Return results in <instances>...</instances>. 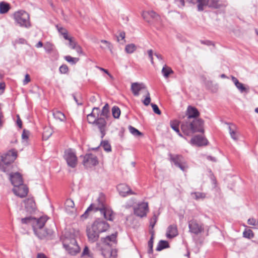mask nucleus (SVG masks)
<instances>
[{
    "label": "nucleus",
    "mask_w": 258,
    "mask_h": 258,
    "mask_svg": "<svg viewBox=\"0 0 258 258\" xmlns=\"http://www.w3.org/2000/svg\"><path fill=\"white\" fill-rule=\"evenodd\" d=\"M47 219L45 217H41L39 219L33 218L32 227L34 231H37L38 229L43 228Z\"/></svg>",
    "instance_id": "19"
},
{
    "label": "nucleus",
    "mask_w": 258,
    "mask_h": 258,
    "mask_svg": "<svg viewBox=\"0 0 258 258\" xmlns=\"http://www.w3.org/2000/svg\"><path fill=\"white\" fill-rule=\"evenodd\" d=\"M87 118L89 123L97 126L101 134V138H103L105 135L106 121L105 117L100 116L99 108L94 107L92 112L87 115Z\"/></svg>",
    "instance_id": "3"
},
{
    "label": "nucleus",
    "mask_w": 258,
    "mask_h": 258,
    "mask_svg": "<svg viewBox=\"0 0 258 258\" xmlns=\"http://www.w3.org/2000/svg\"><path fill=\"white\" fill-rule=\"evenodd\" d=\"M87 255L88 256L90 257L91 256L89 253V249L88 246H86L83 251V252L82 253V256H85Z\"/></svg>",
    "instance_id": "55"
},
{
    "label": "nucleus",
    "mask_w": 258,
    "mask_h": 258,
    "mask_svg": "<svg viewBox=\"0 0 258 258\" xmlns=\"http://www.w3.org/2000/svg\"><path fill=\"white\" fill-rule=\"evenodd\" d=\"M187 119L183 121L181 124V129L183 133L185 135L190 136L196 132L203 133L204 121L202 119H194L192 121L190 120L191 118L199 116L200 113L198 109L195 107L189 106L187 109Z\"/></svg>",
    "instance_id": "1"
},
{
    "label": "nucleus",
    "mask_w": 258,
    "mask_h": 258,
    "mask_svg": "<svg viewBox=\"0 0 258 258\" xmlns=\"http://www.w3.org/2000/svg\"><path fill=\"white\" fill-rule=\"evenodd\" d=\"M189 232L196 235L202 233L204 230L203 224H199L197 221L192 220L188 222Z\"/></svg>",
    "instance_id": "11"
},
{
    "label": "nucleus",
    "mask_w": 258,
    "mask_h": 258,
    "mask_svg": "<svg viewBox=\"0 0 258 258\" xmlns=\"http://www.w3.org/2000/svg\"><path fill=\"white\" fill-rule=\"evenodd\" d=\"M200 42L202 44H205L207 45H213L212 42L209 41V40H206V41L201 40Z\"/></svg>",
    "instance_id": "62"
},
{
    "label": "nucleus",
    "mask_w": 258,
    "mask_h": 258,
    "mask_svg": "<svg viewBox=\"0 0 258 258\" xmlns=\"http://www.w3.org/2000/svg\"><path fill=\"white\" fill-rule=\"evenodd\" d=\"M10 9V6L8 3L4 2L0 3V14H6Z\"/></svg>",
    "instance_id": "30"
},
{
    "label": "nucleus",
    "mask_w": 258,
    "mask_h": 258,
    "mask_svg": "<svg viewBox=\"0 0 258 258\" xmlns=\"http://www.w3.org/2000/svg\"><path fill=\"white\" fill-rule=\"evenodd\" d=\"M162 73L165 78H167L170 74L173 73V71L170 67L165 65L162 68Z\"/></svg>",
    "instance_id": "34"
},
{
    "label": "nucleus",
    "mask_w": 258,
    "mask_h": 258,
    "mask_svg": "<svg viewBox=\"0 0 258 258\" xmlns=\"http://www.w3.org/2000/svg\"><path fill=\"white\" fill-rule=\"evenodd\" d=\"M178 234V231L176 225H170L167 229L166 236L168 238H172Z\"/></svg>",
    "instance_id": "25"
},
{
    "label": "nucleus",
    "mask_w": 258,
    "mask_h": 258,
    "mask_svg": "<svg viewBox=\"0 0 258 258\" xmlns=\"http://www.w3.org/2000/svg\"><path fill=\"white\" fill-rule=\"evenodd\" d=\"M229 131L231 138L233 139L234 140H237L238 136L237 133L232 128V127L231 126H229Z\"/></svg>",
    "instance_id": "46"
},
{
    "label": "nucleus",
    "mask_w": 258,
    "mask_h": 258,
    "mask_svg": "<svg viewBox=\"0 0 258 258\" xmlns=\"http://www.w3.org/2000/svg\"><path fill=\"white\" fill-rule=\"evenodd\" d=\"M97 98H98V96H92L90 98V101L92 103H94L97 101Z\"/></svg>",
    "instance_id": "63"
},
{
    "label": "nucleus",
    "mask_w": 258,
    "mask_h": 258,
    "mask_svg": "<svg viewBox=\"0 0 258 258\" xmlns=\"http://www.w3.org/2000/svg\"><path fill=\"white\" fill-rule=\"evenodd\" d=\"M148 211V205L147 203H141L134 208V213L137 216L143 217L146 216Z\"/></svg>",
    "instance_id": "14"
},
{
    "label": "nucleus",
    "mask_w": 258,
    "mask_h": 258,
    "mask_svg": "<svg viewBox=\"0 0 258 258\" xmlns=\"http://www.w3.org/2000/svg\"><path fill=\"white\" fill-rule=\"evenodd\" d=\"M65 208L68 213H73L76 211L74 202L72 199H69L66 200Z\"/></svg>",
    "instance_id": "27"
},
{
    "label": "nucleus",
    "mask_w": 258,
    "mask_h": 258,
    "mask_svg": "<svg viewBox=\"0 0 258 258\" xmlns=\"http://www.w3.org/2000/svg\"><path fill=\"white\" fill-rule=\"evenodd\" d=\"M147 53H148V56L150 59V60H151V62L152 64H154V61H153V51L152 49H150V50H148L147 51Z\"/></svg>",
    "instance_id": "56"
},
{
    "label": "nucleus",
    "mask_w": 258,
    "mask_h": 258,
    "mask_svg": "<svg viewBox=\"0 0 258 258\" xmlns=\"http://www.w3.org/2000/svg\"><path fill=\"white\" fill-rule=\"evenodd\" d=\"M170 157L171 161L181 170L184 171L187 169V165L183 156L179 155H172L170 154Z\"/></svg>",
    "instance_id": "9"
},
{
    "label": "nucleus",
    "mask_w": 258,
    "mask_h": 258,
    "mask_svg": "<svg viewBox=\"0 0 258 258\" xmlns=\"http://www.w3.org/2000/svg\"><path fill=\"white\" fill-rule=\"evenodd\" d=\"M207 140L202 136L198 135L191 138L190 143L194 146H202L207 144Z\"/></svg>",
    "instance_id": "21"
},
{
    "label": "nucleus",
    "mask_w": 258,
    "mask_h": 258,
    "mask_svg": "<svg viewBox=\"0 0 258 258\" xmlns=\"http://www.w3.org/2000/svg\"><path fill=\"white\" fill-rule=\"evenodd\" d=\"M247 223L249 225L258 226V220L254 218H250L248 220Z\"/></svg>",
    "instance_id": "50"
},
{
    "label": "nucleus",
    "mask_w": 258,
    "mask_h": 258,
    "mask_svg": "<svg viewBox=\"0 0 258 258\" xmlns=\"http://www.w3.org/2000/svg\"><path fill=\"white\" fill-rule=\"evenodd\" d=\"M145 93L146 95V97L145 99L143 101V102L145 105L148 106V105H149L151 102L150 95L148 90H146V92Z\"/></svg>",
    "instance_id": "43"
},
{
    "label": "nucleus",
    "mask_w": 258,
    "mask_h": 258,
    "mask_svg": "<svg viewBox=\"0 0 258 258\" xmlns=\"http://www.w3.org/2000/svg\"><path fill=\"white\" fill-rule=\"evenodd\" d=\"M37 231H34L36 235L40 239H42L49 234H51L52 231L51 230H45L43 228L38 229Z\"/></svg>",
    "instance_id": "26"
},
{
    "label": "nucleus",
    "mask_w": 258,
    "mask_h": 258,
    "mask_svg": "<svg viewBox=\"0 0 258 258\" xmlns=\"http://www.w3.org/2000/svg\"><path fill=\"white\" fill-rule=\"evenodd\" d=\"M117 190L119 194L123 197L128 195H133L134 193L132 191L130 187L124 183H121L117 186Z\"/></svg>",
    "instance_id": "16"
},
{
    "label": "nucleus",
    "mask_w": 258,
    "mask_h": 258,
    "mask_svg": "<svg viewBox=\"0 0 258 258\" xmlns=\"http://www.w3.org/2000/svg\"><path fill=\"white\" fill-rule=\"evenodd\" d=\"M97 158L92 154H86L84 157L83 161V165L87 168L91 167L98 164Z\"/></svg>",
    "instance_id": "13"
},
{
    "label": "nucleus",
    "mask_w": 258,
    "mask_h": 258,
    "mask_svg": "<svg viewBox=\"0 0 258 258\" xmlns=\"http://www.w3.org/2000/svg\"><path fill=\"white\" fill-rule=\"evenodd\" d=\"M243 237H244L245 238H249V239H250L254 236V234H253L252 230H251L250 229L245 230L243 232Z\"/></svg>",
    "instance_id": "45"
},
{
    "label": "nucleus",
    "mask_w": 258,
    "mask_h": 258,
    "mask_svg": "<svg viewBox=\"0 0 258 258\" xmlns=\"http://www.w3.org/2000/svg\"><path fill=\"white\" fill-rule=\"evenodd\" d=\"M31 81L30 76L28 74H26L25 76V79L23 81V85H25L29 83Z\"/></svg>",
    "instance_id": "57"
},
{
    "label": "nucleus",
    "mask_w": 258,
    "mask_h": 258,
    "mask_svg": "<svg viewBox=\"0 0 258 258\" xmlns=\"http://www.w3.org/2000/svg\"><path fill=\"white\" fill-rule=\"evenodd\" d=\"M100 233L106 231L109 228V225L106 221L98 219L92 224Z\"/></svg>",
    "instance_id": "12"
},
{
    "label": "nucleus",
    "mask_w": 258,
    "mask_h": 258,
    "mask_svg": "<svg viewBox=\"0 0 258 258\" xmlns=\"http://www.w3.org/2000/svg\"><path fill=\"white\" fill-rule=\"evenodd\" d=\"M143 19L148 22H150L149 17L155 20L158 21L160 20L159 16L154 11H144L142 14Z\"/></svg>",
    "instance_id": "23"
},
{
    "label": "nucleus",
    "mask_w": 258,
    "mask_h": 258,
    "mask_svg": "<svg viewBox=\"0 0 258 258\" xmlns=\"http://www.w3.org/2000/svg\"><path fill=\"white\" fill-rule=\"evenodd\" d=\"M45 49L46 52H50L52 50V46L51 44L48 43L45 46Z\"/></svg>",
    "instance_id": "59"
},
{
    "label": "nucleus",
    "mask_w": 258,
    "mask_h": 258,
    "mask_svg": "<svg viewBox=\"0 0 258 258\" xmlns=\"http://www.w3.org/2000/svg\"><path fill=\"white\" fill-rule=\"evenodd\" d=\"M112 115L115 118H119L120 114V110L119 107L117 106H114L112 108Z\"/></svg>",
    "instance_id": "41"
},
{
    "label": "nucleus",
    "mask_w": 258,
    "mask_h": 258,
    "mask_svg": "<svg viewBox=\"0 0 258 258\" xmlns=\"http://www.w3.org/2000/svg\"><path fill=\"white\" fill-rule=\"evenodd\" d=\"M179 121L177 120H171L170 122V127L176 133L179 132Z\"/></svg>",
    "instance_id": "35"
},
{
    "label": "nucleus",
    "mask_w": 258,
    "mask_h": 258,
    "mask_svg": "<svg viewBox=\"0 0 258 258\" xmlns=\"http://www.w3.org/2000/svg\"><path fill=\"white\" fill-rule=\"evenodd\" d=\"M87 235L88 240L91 242H94L98 240L100 233L93 227L92 225L88 226L86 228Z\"/></svg>",
    "instance_id": "10"
},
{
    "label": "nucleus",
    "mask_w": 258,
    "mask_h": 258,
    "mask_svg": "<svg viewBox=\"0 0 258 258\" xmlns=\"http://www.w3.org/2000/svg\"><path fill=\"white\" fill-rule=\"evenodd\" d=\"M29 135V132L25 130H24L23 132V134L22 135V137L23 139L27 140L28 139Z\"/></svg>",
    "instance_id": "58"
},
{
    "label": "nucleus",
    "mask_w": 258,
    "mask_h": 258,
    "mask_svg": "<svg viewBox=\"0 0 258 258\" xmlns=\"http://www.w3.org/2000/svg\"><path fill=\"white\" fill-rule=\"evenodd\" d=\"M96 211H100L104 218L109 221H112L113 212L111 210L106 208L104 204V197L101 196L97 199Z\"/></svg>",
    "instance_id": "7"
},
{
    "label": "nucleus",
    "mask_w": 258,
    "mask_h": 258,
    "mask_svg": "<svg viewBox=\"0 0 258 258\" xmlns=\"http://www.w3.org/2000/svg\"><path fill=\"white\" fill-rule=\"evenodd\" d=\"M80 236V231L74 228L66 229L60 239L66 250L71 255H74L80 251L77 239Z\"/></svg>",
    "instance_id": "2"
},
{
    "label": "nucleus",
    "mask_w": 258,
    "mask_h": 258,
    "mask_svg": "<svg viewBox=\"0 0 258 258\" xmlns=\"http://www.w3.org/2000/svg\"><path fill=\"white\" fill-rule=\"evenodd\" d=\"M128 130L135 137L143 136V134L141 132L131 125L128 126Z\"/></svg>",
    "instance_id": "38"
},
{
    "label": "nucleus",
    "mask_w": 258,
    "mask_h": 258,
    "mask_svg": "<svg viewBox=\"0 0 258 258\" xmlns=\"http://www.w3.org/2000/svg\"><path fill=\"white\" fill-rule=\"evenodd\" d=\"M32 220H33V218L31 217H28L22 218L21 219V222L23 224H31L32 225Z\"/></svg>",
    "instance_id": "49"
},
{
    "label": "nucleus",
    "mask_w": 258,
    "mask_h": 258,
    "mask_svg": "<svg viewBox=\"0 0 258 258\" xmlns=\"http://www.w3.org/2000/svg\"><path fill=\"white\" fill-rule=\"evenodd\" d=\"M198 3V9L199 11L204 10L205 6L210 8L219 9L225 7L226 4L219 0H196Z\"/></svg>",
    "instance_id": "6"
},
{
    "label": "nucleus",
    "mask_w": 258,
    "mask_h": 258,
    "mask_svg": "<svg viewBox=\"0 0 258 258\" xmlns=\"http://www.w3.org/2000/svg\"><path fill=\"white\" fill-rule=\"evenodd\" d=\"M25 205V209L28 213H32L36 209V205L34 200L32 199H28L24 201Z\"/></svg>",
    "instance_id": "24"
},
{
    "label": "nucleus",
    "mask_w": 258,
    "mask_h": 258,
    "mask_svg": "<svg viewBox=\"0 0 258 258\" xmlns=\"http://www.w3.org/2000/svg\"><path fill=\"white\" fill-rule=\"evenodd\" d=\"M178 6L180 7H183L184 6V0H175Z\"/></svg>",
    "instance_id": "61"
},
{
    "label": "nucleus",
    "mask_w": 258,
    "mask_h": 258,
    "mask_svg": "<svg viewBox=\"0 0 258 258\" xmlns=\"http://www.w3.org/2000/svg\"><path fill=\"white\" fill-rule=\"evenodd\" d=\"M109 112V105L106 104L103 107L101 111L99 110V115L103 117H107Z\"/></svg>",
    "instance_id": "37"
},
{
    "label": "nucleus",
    "mask_w": 258,
    "mask_h": 258,
    "mask_svg": "<svg viewBox=\"0 0 258 258\" xmlns=\"http://www.w3.org/2000/svg\"><path fill=\"white\" fill-rule=\"evenodd\" d=\"M64 59L68 62H70L72 64H76L79 61L78 58L73 57L70 55L64 56Z\"/></svg>",
    "instance_id": "42"
},
{
    "label": "nucleus",
    "mask_w": 258,
    "mask_h": 258,
    "mask_svg": "<svg viewBox=\"0 0 258 258\" xmlns=\"http://www.w3.org/2000/svg\"><path fill=\"white\" fill-rule=\"evenodd\" d=\"M57 30L58 32L63 36V38L66 40L69 39V36H68V33L67 30L61 27L57 26Z\"/></svg>",
    "instance_id": "40"
},
{
    "label": "nucleus",
    "mask_w": 258,
    "mask_h": 258,
    "mask_svg": "<svg viewBox=\"0 0 258 258\" xmlns=\"http://www.w3.org/2000/svg\"><path fill=\"white\" fill-rule=\"evenodd\" d=\"M13 191L16 196L20 198H23L27 195L28 188L26 185L22 183L19 186H14Z\"/></svg>",
    "instance_id": "15"
},
{
    "label": "nucleus",
    "mask_w": 258,
    "mask_h": 258,
    "mask_svg": "<svg viewBox=\"0 0 258 258\" xmlns=\"http://www.w3.org/2000/svg\"><path fill=\"white\" fill-rule=\"evenodd\" d=\"M59 71L62 74H66L68 71V67L66 64L62 65L59 67Z\"/></svg>",
    "instance_id": "53"
},
{
    "label": "nucleus",
    "mask_w": 258,
    "mask_h": 258,
    "mask_svg": "<svg viewBox=\"0 0 258 258\" xmlns=\"http://www.w3.org/2000/svg\"><path fill=\"white\" fill-rule=\"evenodd\" d=\"M64 158L67 162L68 165L72 168H75L78 163L77 157L74 151L71 149L64 151Z\"/></svg>",
    "instance_id": "8"
},
{
    "label": "nucleus",
    "mask_w": 258,
    "mask_h": 258,
    "mask_svg": "<svg viewBox=\"0 0 258 258\" xmlns=\"http://www.w3.org/2000/svg\"><path fill=\"white\" fill-rule=\"evenodd\" d=\"M191 195L193 196V198L196 200L204 199L206 197V194L203 192H195L191 193Z\"/></svg>",
    "instance_id": "39"
},
{
    "label": "nucleus",
    "mask_w": 258,
    "mask_h": 258,
    "mask_svg": "<svg viewBox=\"0 0 258 258\" xmlns=\"http://www.w3.org/2000/svg\"><path fill=\"white\" fill-rule=\"evenodd\" d=\"M100 42L101 44L100 45V47L102 49L104 50L108 49L111 53H112L113 46L110 42L105 40H101Z\"/></svg>",
    "instance_id": "28"
},
{
    "label": "nucleus",
    "mask_w": 258,
    "mask_h": 258,
    "mask_svg": "<svg viewBox=\"0 0 258 258\" xmlns=\"http://www.w3.org/2000/svg\"><path fill=\"white\" fill-rule=\"evenodd\" d=\"M97 207V203H94L91 204L88 209L86 210L85 212L81 216V218L82 219H86L88 216V212L91 210L96 211V207Z\"/></svg>",
    "instance_id": "32"
},
{
    "label": "nucleus",
    "mask_w": 258,
    "mask_h": 258,
    "mask_svg": "<svg viewBox=\"0 0 258 258\" xmlns=\"http://www.w3.org/2000/svg\"><path fill=\"white\" fill-rule=\"evenodd\" d=\"M17 151L12 149L0 156V170L4 172L10 171L11 164L17 158Z\"/></svg>",
    "instance_id": "4"
},
{
    "label": "nucleus",
    "mask_w": 258,
    "mask_h": 258,
    "mask_svg": "<svg viewBox=\"0 0 258 258\" xmlns=\"http://www.w3.org/2000/svg\"><path fill=\"white\" fill-rule=\"evenodd\" d=\"M231 80L240 93H247L249 92V88L247 85L239 82L238 79L234 76L231 77Z\"/></svg>",
    "instance_id": "20"
},
{
    "label": "nucleus",
    "mask_w": 258,
    "mask_h": 258,
    "mask_svg": "<svg viewBox=\"0 0 258 258\" xmlns=\"http://www.w3.org/2000/svg\"><path fill=\"white\" fill-rule=\"evenodd\" d=\"M53 117L60 121L64 122L66 121V116L60 111L55 110L53 112Z\"/></svg>",
    "instance_id": "29"
},
{
    "label": "nucleus",
    "mask_w": 258,
    "mask_h": 258,
    "mask_svg": "<svg viewBox=\"0 0 258 258\" xmlns=\"http://www.w3.org/2000/svg\"><path fill=\"white\" fill-rule=\"evenodd\" d=\"M125 36V32L124 31L120 32L119 34V36L117 37V41L118 42L120 41V38L121 40L123 41V42H121V43H123L125 41V40H124Z\"/></svg>",
    "instance_id": "52"
},
{
    "label": "nucleus",
    "mask_w": 258,
    "mask_h": 258,
    "mask_svg": "<svg viewBox=\"0 0 258 258\" xmlns=\"http://www.w3.org/2000/svg\"><path fill=\"white\" fill-rule=\"evenodd\" d=\"M73 49H75L77 53L79 54H81L83 52L82 47L78 44H77L76 46V47Z\"/></svg>",
    "instance_id": "60"
},
{
    "label": "nucleus",
    "mask_w": 258,
    "mask_h": 258,
    "mask_svg": "<svg viewBox=\"0 0 258 258\" xmlns=\"http://www.w3.org/2000/svg\"><path fill=\"white\" fill-rule=\"evenodd\" d=\"M102 147L103 148L104 150L107 152H110L111 151V146L109 144V143L106 141H104L101 142V143Z\"/></svg>",
    "instance_id": "44"
},
{
    "label": "nucleus",
    "mask_w": 258,
    "mask_h": 258,
    "mask_svg": "<svg viewBox=\"0 0 258 258\" xmlns=\"http://www.w3.org/2000/svg\"><path fill=\"white\" fill-rule=\"evenodd\" d=\"M116 235V234H112L110 236H106L104 238V242L105 245L109 246L110 242H114L115 241Z\"/></svg>",
    "instance_id": "33"
},
{
    "label": "nucleus",
    "mask_w": 258,
    "mask_h": 258,
    "mask_svg": "<svg viewBox=\"0 0 258 258\" xmlns=\"http://www.w3.org/2000/svg\"><path fill=\"white\" fill-rule=\"evenodd\" d=\"M169 247L168 242L165 240H160L156 247L157 251H161L164 248H166Z\"/></svg>",
    "instance_id": "31"
},
{
    "label": "nucleus",
    "mask_w": 258,
    "mask_h": 258,
    "mask_svg": "<svg viewBox=\"0 0 258 258\" xmlns=\"http://www.w3.org/2000/svg\"><path fill=\"white\" fill-rule=\"evenodd\" d=\"M137 49L136 46L133 44H129L126 45L125 47V51L127 53H133Z\"/></svg>",
    "instance_id": "36"
},
{
    "label": "nucleus",
    "mask_w": 258,
    "mask_h": 258,
    "mask_svg": "<svg viewBox=\"0 0 258 258\" xmlns=\"http://www.w3.org/2000/svg\"><path fill=\"white\" fill-rule=\"evenodd\" d=\"M152 108H153V110L154 111V112L158 114V115H160L161 114V111L160 110V109H159L158 106L156 105V104H153V103H151V104Z\"/></svg>",
    "instance_id": "51"
},
{
    "label": "nucleus",
    "mask_w": 258,
    "mask_h": 258,
    "mask_svg": "<svg viewBox=\"0 0 258 258\" xmlns=\"http://www.w3.org/2000/svg\"><path fill=\"white\" fill-rule=\"evenodd\" d=\"M10 179L14 186H19L23 183V179L20 173L16 172L10 175Z\"/></svg>",
    "instance_id": "22"
},
{
    "label": "nucleus",
    "mask_w": 258,
    "mask_h": 258,
    "mask_svg": "<svg viewBox=\"0 0 258 258\" xmlns=\"http://www.w3.org/2000/svg\"><path fill=\"white\" fill-rule=\"evenodd\" d=\"M153 235L151 237L150 239L148 242V253H152L153 252Z\"/></svg>",
    "instance_id": "47"
},
{
    "label": "nucleus",
    "mask_w": 258,
    "mask_h": 258,
    "mask_svg": "<svg viewBox=\"0 0 258 258\" xmlns=\"http://www.w3.org/2000/svg\"><path fill=\"white\" fill-rule=\"evenodd\" d=\"M15 22L20 27L29 28L31 26L30 16L28 13L24 11H19L14 14Z\"/></svg>",
    "instance_id": "5"
},
{
    "label": "nucleus",
    "mask_w": 258,
    "mask_h": 258,
    "mask_svg": "<svg viewBox=\"0 0 258 258\" xmlns=\"http://www.w3.org/2000/svg\"><path fill=\"white\" fill-rule=\"evenodd\" d=\"M67 40L69 41V46L72 49L75 48L76 46L78 44L73 37H69V39H67Z\"/></svg>",
    "instance_id": "48"
},
{
    "label": "nucleus",
    "mask_w": 258,
    "mask_h": 258,
    "mask_svg": "<svg viewBox=\"0 0 258 258\" xmlns=\"http://www.w3.org/2000/svg\"><path fill=\"white\" fill-rule=\"evenodd\" d=\"M157 217L155 215H154L153 217L150 220V226L152 227V228H153L154 225H155V223L157 221Z\"/></svg>",
    "instance_id": "54"
},
{
    "label": "nucleus",
    "mask_w": 258,
    "mask_h": 258,
    "mask_svg": "<svg viewBox=\"0 0 258 258\" xmlns=\"http://www.w3.org/2000/svg\"><path fill=\"white\" fill-rule=\"evenodd\" d=\"M37 258H48L44 254L39 253L37 254Z\"/></svg>",
    "instance_id": "64"
},
{
    "label": "nucleus",
    "mask_w": 258,
    "mask_h": 258,
    "mask_svg": "<svg viewBox=\"0 0 258 258\" xmlns=\"http://www.w3.org/2000/svg\"><path fill=\"white\" fill-rule=\"evenodd\" d=\"M102 254L105 258H115L117 255L116 250L106 245L102 248Z\"/></svg>",
    "instance_id": "17"
},
{
    "label": "nucleus",
    "mask_w": 258,
    "mask_h": 258,
    "mask_svg": "<svg viewBox=\"0 0 258 258\" xmlns=\"http://www.w3.org/2000/svg\"><path fill=\"white\" fill-rule=\"evenodd\" d=\"M131 90L135 96H138L139 95L140 91H143L145 93L146 90H148L143 83L136 82L132 84Z\"/></svg>",
    "instance_id": "18"
}]
</instances>
